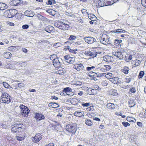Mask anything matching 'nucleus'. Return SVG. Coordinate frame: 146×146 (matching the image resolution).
<instances>
[{"instance_id": "26", "label": "nucleus", "mask_w": 146, "mask_h": 146, "mask_svg": "<svg viewBox=\"0 0 146 146\" xmlns=\"http://www.w3.org/2000/svg\"><path fill=\"white\" fill-rule=\"evenodd\" d=\"M106 106L108 109H113L115 108V106L113 103H108L107 104Z\"/></svg>"}, {"instance_id": "42", "label": "nucleus", "mask_w": 146, "mask_h": 146, "mask_svg": "<svg viewBox=\"0 0 146 146\" xmlns=\"http://www.w3.org/2000/svg\"><path fill=\"white\" fill-rule=\"evenodd\" d=\"M16 137L17 139L19 141H22L23 140L25 139V136H22V137L21 136H16Z\"/></svg>"}, {"instance_id": "61", "label": "nucleus", "mask_w": 146, "mask_h": 146, "mask_svg": "<svg viewBox=\"0 0 146 146\" xmlns=\"http://www.w3.org/2000/svg\"><path fill=\"white\" fill-rule=\"evenodd\" d=\"M18 86L19 87L21 88L24 86V84L23 83H19L18 84Z\"/></svg>"}, {"instance_id": "58", "label": "nucleus", "mask_w": 146, "mask_h": 146, "mask_svg": "<svg viewBox=\"0 0 146 146\" xmlns=\"http://www.w3.org/2000/svg\"><path fill=\"white\" fill-rule=\"evenodd\" d=\"M29 26L28 25H23L22 26V28L23 29H27L29 27Z\"/></svg>"}, {"instance_id": "31", "label": "nucleus", "mask_w": 146, "mask_h": 146, "mask_svg": "<svg viewBox=\"0 0 146 146\" xmlns=\"http://www.w3.org/2000/svg\"><path fill=\"white\" fill-rule=\"evenodd\" d=\"M85 123L88 126H91L92 123L90 120L86 119L85 120Z\"/></svg>"}, {"instance_id": "48", "label": "nucleus", "mask_w": 146, "mask_h": 146, "mask_svg": "<svg viewBox=\"0 0 146 146\" xmlns=\"http://www.w3.org/2000/svg\"><path fill=\"white\" fill-rule=\"evenodd\" d=\"M122 124L125 127H127L128 126H129L130 125L128 123L125 121L122 122Z\"/></svg>"}, {"instance_id": "25", "label": "nucleus", "mask_w": 146, "mask_h": 146, "mask_svg": "<svg viewBox=\"0 0 146 146\" xmlns=\"http://www.w3.org/2000/svg\"><path fill=\"white\" fill-rule=\"evenodd\" d=\"M12 56V54L9 52H4L3 53V56L6 58H9Z\"/></svg>"}, {"instance_id": "30", "label": "nucleus", "mask_w": 146, "mask_h": 146, "mask_svg": "<svg viewBox=\"0 0 146 146\" xmlns=\"http://www.w3.org/2000/svg\"><path fill=\"white\" fill-rule=\"evenodd\" d=\"M56 3V2L54 0H48L46 2V3L48 5H51L52 4H54Z\"/></svg>"}, {"instance_id": "55", "label": "nucleus", "mask_w": 146, "mask_h": 146, "mask_svg": "<svg viewBox=\"0 0 146 146\" xmlns=\"http://www.w3.org/2000/svg\"><path fill=\"white\" fill-rule=\"evenodd\" d=\"M101 85L104 86H107L108 84V83L106 81H104L102 82L101 84Z\"/></svg>"}, {"instance_id": "54", "label": "nucleus", "mask_w": 146, "mask_h": 146, "mask_svg": "<svg viewBox=\"0 0 146 146\" xmlns=\"http://www.w3.org/2000/svg\"><path fill=\"white\" fill-rule=\"evenodd\" d=\"M82 105L84 107H88L90 105V104L89 103H82Z\"/></svg>"}, {"instance_id": "18", "label": "nucleus", "mask_w": 146, "mask_h": 146, "mask_svg": "<svg viewBox=\"0 0 146 146\" xmlns=\"http://www.w3.org/2000/svg\"><path fill=\"white\" fill-rule=\"evenodd\" d=\"M124 58L126 62H129L132 59V55L128 54L125 52Z\"/></svg>"}, {"instance_id": "35", "label": "nucleus", "mask_w": 146, "mask_h": 146, "mask_svg": "<svg viewBox=\"0 0 146 146\" xmlns=\"http://www.w3.org/2000/svg\"><path fill=\"white\" fill-rule=\"evenodd\" d=\"M129 107L131 108L134 106L135 105V104L134 101L130 100L129 102Z\"/></svg>"}, {"instance_id": "34", "label": "nucleus", "mask_w": 146, "mask_h": 146, "mask_svg": "<svg viewBox=\"0 0 146 146\" xmlns=\"http://www.w3.org/2000/svg\"><path fill=\"white\" fill-rule=\"evenodd\" d=\"M65 14L67 16L72 17L73 18H74L75 17V16L71 12L69 13L66 12H65Z\"/></svg>"}, {"instance_id": "10", "label": "nucleus", "mask_w": 146, "mask_h": 146, "mask_svg": "<svg viewBox=\"0 0 146 146\" xmlns=\"http://www.w3.org/2000/svg\"><path fill=\"white\" fill-rule=\"evenodd\" d=\"M35 117L37 121H39L42 119H44L45 118L44 115L39 113H37L35 114Z\"/></svg>"}, {"instance_id": "63", "label": "nucleus", "mask_w": 146, "mask_h": 146, "mask_svg": "<svg viewBox=\"0 0 146 146\" xmlns=\"http://www.w3.org/2000/svg\"><path fill=\"white\" fill-rule=\"evenodd\" d=\"M93 108V107L90 106V107H88V108L86 109V110L88 111H90L92 110Z\"/></svg>"}, {"instance_id": "56", "label": "nucleus", "mask_w": 146, "mask_h": 146, "mask_svg": "<svg viewBox=\"0 0 146 146\" xmlns=\"http://www.w3.org/2000/svg\"><path fill=\"white\" fill-rule=\"evenodd\" d=\"M8 68L13 70L15 69V68L14 65L11 64L9 66Z\"/></svg>"}, {"instance_id": "62", "label": "nucleus", "mask_w": 146, "mask_h": 146, "mask_svg": "<svg viewBox=\"0 0 146 146\" xmlns=\"http://www.w3.org/2000/svg\"><path fill=\"white\" fill-rule=\"evenodd\" d=\"M51 99H55V100H57L58 99V98L57 97H56L55 96H54L51 97Z\"/></svg>"}, {"instance_id": "38", "label": "nucleus", "mask_w": 146, "mask_h": 146, "mask_svg": "<svg viewBox=\"0 0 146 146\" xmlns=\"http://www.w3.org/2000/svg\"><path fill=\"white\" fill-rule=\"evenodd\" d=\"M111 94L114 96H116L117 95V90H113L111 92Z\"/></svg>"}, {"instance_id": "64", "label": "nucleus", "mask_w": 146, "mask_h": 146, "mask_svg": "<svg viewBox=\"0 0 146 146\" xmlns=\"http://www.w3.org/2000/svg\"><path fill=\"white\" fill-rule=\"evenodd\" d=\"M127 121L129 122H131L132 120L131 119V118L129 117H128L127 118Z\"/></svg>"}, {"instance_id": "6", "label": "nucleus", "mask_w": 146, "mask_h": 146, "mask_svg": "<svg viewBox=\"0 0 146 146\" xmlns=\"http://www.w3.org/2000/svg\"><path fill=\"white\" fill-rule=\"evenodd\" d=\"M65 61L70 64H73L74 62L75 58L73 57H71L70 55H66L64 56Z\"/></svg>"}, {"instance_id": "32", "label": "nucleus", "mask_w": 146, "mask_h": 146, "mask_svg": "<svg viewBox=\"0 0 146 146\" xmlns=\"http://www.w3.org/2000/svg\"><path fill=\"white\" fill-rule=\"evenodd\" d=\"M8 50L11 51H15L17 50V49L16 46H13L9 47Z\"/></svg>"}, {"instance_id": "28", "label": "nucleus", "mask_w": 146, "mask_h": 146, "mask_svg": "<svg viewBox=\"0 0 146 146\" xmlns=\"http://www.w3.org/2000/svg\"><path fill=\"white\" fill-rule=\"evenodd\" d=\"M114 76V75L110 72L107 73V74L105 75V77L109 79V80L112 78Z\"/></svg>"}, {"instance_id": "23", "label": "nucleus", "mask_w": 146, "mask_h": 146, "mask_svg": "<svg viewBox=\"0 0 146 146\" xmlns=\"http://www.w3.org/2000/svg\"><path fill=\"white\" fill-rule=\"evenodd\" d=\"M88 17L92 21H95L97 18L96 16L93 14H88Z\"/></svg>"}, {"instance_id": "9", "label": "nucleus", "mask_w": 146, "mask_h": 146, "mask_svg": "<svg viewBox=\"0 0 146 146\" xmlns=\"http://www.w3.org/2000/svg\"><path fill=\"white\" fill-rule=\"evenodd\" d=\"M42 138V135L40 133L36 134L32 139L34 143L38 142Z\"/></svg>"}, {"instance_id": "41", "label": "nucleus", "mask_w": 146, "mask_h": 146, "mask_svg": "<svg viewBox=\"0 0 146 146\" xmlns=\"http://www.w3.org/2000/svg\"><path fill=\"white\" fill-rule=\"evenodd\" d=\"M18 128H17L16 127H14L12 128L11 131L13 133H15L17 132L18 131Z\"/></svg>"}, {"instance_id": "13", "label": "nucleus", "mask_w": 146, "mask_h": 146, "mask_svg": "<svg viewBox=\"0 0 146 146\" xmlns=\"http://www.w3.org/2000/svg\"><path fill=\"white\" fill-rule=\"evenodd\" d=\"M10 96H8V97H2L1 98V101L2 102H1L2 103H6L7 104L11 102V100L10 99Z\"/></svg>"}, {"instance_id": "19", "label": "nucleus", "mask_w": 146, "mask_h": 146, "mask_svg": "<svg viewBox=\"0 0 146 146\" xmlns=\"http://www.w3.org/2000/svg\"><path fill=\"white\" fill-rule=\"evenodd\" d=\"M49 107L52 108H57L59 107L58 104L56 103L50 102L48 105Z\"/></svg>"}, {"instance_id": "21", "label": "nucleus", "mask_w": 146, "mask_h": 146, "mask_svg": "<svg viewBox=\"0 0 146 146\" xmlns=\"http://www.w3.org/2000/svg\"><path fill=\"white\" fill-rule=\"evenodd\" d=\"M65 69L62 68L60 67L58 68L57 73L60 75H62L65 73Z\"/></svg>"}, {"instance_id": "3", "label": "nucleus", "mask_w": 146, "mask_h": 146, "mask_svg": "<svg viewBox=\"0 0 146 146\" xmlns=\"http://www.w3.org/2000/svg\"><path fill=\"white\" fill-rule=\"evenodd\" d=\"M20 108L21 109V114L24 117H27L28 114L30 111L28 108L23 105H21L20 106Z\"/></svg>"}, {"instance_id": "60", "label": "nucleus", "mask_w": 146, "mask_h": 146, "mask_svg": "<svg viewBox=\"0 0 146 146\" xmlns=\"http://www.w3.org/2000/svg\"><path fill=\"white\" fill-rule=\"evenodd\" d=\"M94 90H99L100 89V88L97 85H95L94 86Z\"/></svg>"}, {"instance_id": "16", "label": "nucleus", "mask_w": 146, "mask_h": 146, "mask_svg": "<svg viewBox=\"0 0 146 146\" xmlns=\"http://www.w3.org/2000/svg\"><path fill=\"white\" fill-rule=\"evenodd\" d=\"M45 30L47 32L51 33L52 32L54 31V27H53L49 25L45 28Z\"/></svg>"}, {"instance_id": "46", "label": "nucleus", "mask_w": 146, "mask_h": 146, "mask_svg": "<svg viewBox=\"0 0 146 146\" xmlns=\"http://www.w3.org/2000/svg\"><path fill=\"white\" fill-rule=\"evenodd\" d=\"M48 12L49 13V14L52 16H54L55 15L54 13V11L52 10H48Z\"/></svg>"}, {"instance_id": "36", "label": "nucleus", "mask_w": 146, "mask_h": 146, "mask_svg": "<svg viewBox=\"0 0 146 146\" xmlns=\"http://www.w3.org/2000/svg\"><path fill=\"white\" fill-rule=\"evenodd\" d=\"M94 90L92 89H89L88 90V94L90 95L94 94Z\"/></svg>"}, {"instance_id": "8", "label": "nucleus", "mask_w": 146, "mask_h": 146, "mask_svg": "<svg viewBox=\"0 0 146 146\" xmlns=\"http://www.w3.org/2000/svg\"><path fill=\"white\" fill-rule=\"evenodd\" d=\"M62 60L61 58H54L53 60V65L54 67L56 68H58L61 65L60 61Z\"/></svg>"}, {"instance_id": "1", "label": "nucleus", "mask_w": 146, "mask_h": 146, "mask_svg": "<svg viewBox=\"0 0 146 146\" xmlns=\"http://www.w3.org/2000/svg\"><path fill=\"white\" fill-rule=\"evenodd\" d=\"M63 21L64 22L58 21L54 24V25L63 30H68L69 27V25L67 23H68V21L66 20Z\"/></svg>"}, {"instance_id": "33", "label": "nucleus", "mask_w": 146, "mask_h": 146, "mask_svg": "<svg viewBox=\"0 0 146 146\" xmlns=\"http://www.w3.org/2000/svg\"><path fill=\"white\" fill-rule=\"evenodd\" d=\"M112 33H124L125 32V31L123 30L122 29H117L116 30H114L111 31Z\"/></svg>"}, {"instance_id": "45", "label": "nucleus", "mask_w": 146, "mask_h": 146, "mask_svg": "<svg viewBox=\"0 0 146 146\" xmlns=\"http://www.w3.org/2000/svg\"><path fill=\"white\" fill-rule=\"evenodd\" d=\"M144 74V71H141L140 72L139 76H138L139 78H142L143 77V76Z\"/></svg>"}, {"instance_id": "50", "label": "nucleus", "mask_w": 146, "mask_h": 146, "mask_svg": "<svg viewBox=\"0 0 146 146\" xmlns=\"http://www.w3.org/2000/svg\"><path fill=\"white\" fill-rule=\"evenodd\" d=\"M97 70L99 71V70L102 71V72H106V71L105 68H104V67L103 66L102 68H97Z\"/></svg>"}, {"instance_id": "22", "label": "nucleus", "mask_w": 146, "mask_h": 146, "mask_svg": "<svg viewBox=\"0 0 146 146\" xmlns=\"http://www.w3.org/2000/svg\"><path fill=\"white\" fill-rule=\"evenodd\" d=\"M7 8V6L5 4L2 3H0V10H4Z\"/></svg>"}, {"instance_id": "12", "label": "nucleus", "mask_w": 146, "mask_h": 146, "mask_svg": "<svg viewBox=\"0 0 146 146\" xmlns=\"http://www.w3.org/2000/svg\"><path fill=\"white\" fill-rule=\"evenodd\" d=\"M103 60L104 61L107 62H111L113 59V57L111 56H110L108 55H106L104 56L103 58Z\"/></svg>"}, {"instance_id": "17", "label": "nucleus", "mask_w": 146, "mask_h": 146, "mask_svg": "<svg viewBox=\"0 0 146 146\" xmlns=\"http://www.w3.org/2000/svg\"><path fill=\"white\" fill-rule=\"evenodd\" d=\"M84 111H76L74 113V115L78 117H80L82 116H84Z\"/></svg>"}, {"instance_id": "4", "label": "nucleus", "mask_w": 146, "mask_h": 146, "mask_svg": "<svg viewBox=\"0 0 146 146\" xmlns=\"http://www.w3.org/2000/svg\"><path fill=\"white\" fill-rule=\"evenodd\" d=\"M84 40L86 42L89 44H91L94 43L96 45V47H97L99 46V44L98 43V42L96 41V39L92 37H86L84 38Z\"/></svg>"}, {"instance_id": "15", "label": "nucleus", "mask_w": 146, "mask_h": 146, "mask_svg": "<svg viewBox=\"0 0 146 146\" xmlns=\"http://www.w3.org/2000/svg\"><path fill=\"white\" fill-rule=\"evenodd\" d=\"M84 66L81 64H76L74 66V68L78 71L82 70Z\"/></svg>"}, {"instance_id": "49", "label": "nucleus", "mask_w": 146, "mask_h": 146, "mask_svg": "<svg viewBox=\"0 0 146 146\" xmlns=\"http://www.w3.org/2000/svg\"><path fill=\"white\" fill-rule=\"evenodd\" d=\"M76 38V36L72 35H70L69 38V39L70 40H74Z\"/></svg>"}, {"instance_id": "51", "label": "nucleus", "mask_w": 146, "mask_h": 146, "mask_svg": "<svg viewBox=\"0 0 146 146\" xmlns=\"http://www.w3.org/2000/svg\"><path fill=\"white\" fill-rule=\"evenodd\" d=\"M141 2L142 5L146 8V0H141Z\"/></svg>"}, {"instance_id": "59", "label": "nucleus", "mask_w": 146, "mask_h": 146, "mask_svg": "<svg viewBox=\"0 0 146 146\" xmlns=\"http://www.w3.org/2000/svg\"><path fill=\"white\" fill-rule=\"evenodd\" d=\"M81 11L82 13L83 14H86V13L87 14V15L88 14V13L86 12L87 10L85 9H82Z\"/></svg>"}, {"instance_id": "43", "label": "nucleus", "mask_w": 146, "mask_h": 146, "mask_svg": "<svg viewBox=\"0 0 146 146\" xmlns=\"http://www.w3.org/2000/svg\"><path fill=\"white\" fill-rule=\"evenodd\" d=\"M134 61L135 62L134 64L135 66H138L140 65L141 62L139 60L136 59Z\"/></svg>"}, {"instance_id": "11", "label": "nucleus", "mask_w": 146, "mask_h": 146, "mask_svg": "<svg viewBox=\"0 0 146 146\" xmlns=\"http://www.w3.org/2000/svg\"><path fill=\"white\" fill-rule=\"evenodd\" d=\"M84 54L87 56H91L93 58L95 57H96L97 54L96 52H92L91 51H86L84 52Z\"/></svg>"}, {"instance_id": "53", "label": "nucleus", "mask_w": 146, "mask_h": 146, "mask_svg": "<svg viewBox=\"0 0 146 146\" xmlns=\"http://www.w3.org/2000/svg\"><path fill=\"white\" fill-rule=\"evenodd\" d=\"M129 91L131 92L132 93H134L136 92V90L135 87H132L130 89Z\"/></svg>"}, {"instance_id": "7", "label": "nucleus", "mask_w": 146, "mask_h": 146, "mask_svg": "<svg viewBox=\"0 0 146 146\" xmlns=\"http://www.w3.org/2000/svg\"><path fill=\"white\" fill-rule=\"evenodd\" d=\"M125 54V52H113L114 55L118 58L120 60L123 59Z\"/></svg>"}, {"instance_id": "29", "label": "nucleus", "mask_w": 146, "mask_h": 146, "mask_svg": "<svg viewBox=\"0 0 146 146\" xmlns=\"http://www.w3.org/2000/svg\"><path fill=\"white\" fill-rule=\"evenodd\" d=\"M121 42V40L116 39L114 40V43L115 45L117 46L119 45Z\"/></svg>"}, {"instance_id": "47", "label": "nucleus", "mask_w": 146, "mask_h": 146, "mask_svg": "<svg viewBox=\"0 0 146 146\" xmlns=\"http://www.w3.org/2000/svg\"><path fill=\"white\" fill-rule=\"evenodd\" d=\"M74 84L76 86H80L82 85V83L80 81H77L74 82Z\"/></svg>"}, {"instance_id": "5", "label": "nucleus", "mask_w": 146, "mask_h": 146, "mask_svg": "<svg viewBox=\"0 0 146 146\" xmlns=\"http://www.w3.org/2000/svg\"><path fill=\"white\" fill-rule=\"evenodd\" d=\"M108 36L107 35L104 34L102 35L101 38L100 42L101 43L106 45H107L109 44H110V42L108 39Z\"/></svg>"}, {"instance_id": "27", "label": "nucleus", "mask_w": 146, "mask_h": 146, "mask_svg": "<svg viewBox=\"0 0 146 146\" xmlns=\"http://www.w3.org/2000/svg\"><path fill=\"white\" fill-rule=\"evenodd\" d=\"M129 68L128 67L125 66L124 67L123 69L121 70V71L125 74H127L129 72Z\"/></svg>"}, {"instance_id": "24", "label": "nucleus", "mask_w": 146, "mask_h": 146, "mask_svg": "<svg viewBox=\"0 0 146 146\" xmlns=\"http://www.w3.org/2000/svg\"><path fill=\"white\" fill-rule=\"evenodd\" d=\"M72 89L69 87H66L64 88L62 90V92H64L67 95H68V93L72 92Z\"/></svg>"}, {"instance_id": "14", "label": "nucleus", "mask_w": 146, "mask_h": 146, "mask_svg": "<svg viewBox=\"0 0 146 146\" xmlns=\"http://www.w3.org/2000/svg\"><path fill=\"white\" fill-rule=\"evenodd\" d=\"M119 80V78H118L117 77H114V76L112 78L110 79V81L112 83L115 84H117V85H118L119 83L118 81Z\"/></svg>"}, {"instance_id": "44", "label": "nucleus", "mask_w": 146, "mask_h": 146, "mask_svg": "<svg viewBox=\"0 0 146 146\" xmlns=\"http://www.w3.org/2000/svg\"><path fill=\"white\" fill-rule=\"evenodd\" d=\"M104 66V68H105L106 71L110 70L111 68V66L110 65H105Z\"/></svg>"}, {"instance_id": "20", "label": "nucleus", "mask_w": 146, "mask_h": 146, "mask_svg": "<svg viewBox=\"0 0 146 146\" xmlns=\"http://www.w3.org/2000/svg\"><path fill=\"white\" fill-rule=\"evenodd\" d=\"M20 2L19 0H13L10 2V4L12 6L18 5Z\"/></svg>"}, {"instance_id": "39", "label": "nucleus", "mask_w": 146, "mask_h": 146, "mask_svg": "<svg viewBox=\"0 0 146 146\" xmlns=\"http://www.w3.org/2000/svg\"><path fill=\"white\" fill-rule=\"evenodd\" d=\"M113 3L112 1L110 0H108L106 2V5H112L113 4Z\"/></svg>"}, {"instance_id": "2", "label": "nucleus", "mask_w": 146, "mask_h": 146, "mask_svg": "<svg viewBox=\"0 0 146 146\" xmlns=\"http://www.w3.org/2000/svg\"><path fill=\"white\" fill-rule=\"evenodd\" d=\"M76 125L74 124H68L66 125L65 129L71 135L74 134L77 130Z\"/></svg>"}, {"instance_id": "52", "label": "nucleus", "mask_w": 146, "mask_h": 146, "mask_svg": "<svg viewBox=\"0 0 146 146\" xmlns=\"http://www.w3.org/2000/svg\"><path fill=\"white\" fill-rule=\"evenodd\" d=\"M3 84L4 87L6 88H9L10 86V85L6 82H3Z\"/></svg>"}, {"instance_id": "57", "label": "nucleus", "mask_w": 146, "mask_h": 146, "mask_svg": "<svg viewBox=\"0 0 146 146\" xmlns=\"http://www.w3.org/2000/svg\"><path fill=\"white\" fill-rule=\"evenodd\" d=\"M8 96H9V95L7 93L5 92H3L2 93V97H6L7 96L8 97Z\"/></svg>"}, {"instance_id": "37", "label": "nucleus", "mask_w": 146, "mask_h": 146, "mask_svg": "<svg viewBox=\"0 0 146 146\" xmlns=\"http://www.w3.org/2000/svg\"><path fill=\"white\" fill-rule=\"evenodd\" d=\"M38 19L40 20H44L45 19L44 17L41 15L40 14L38 13L37 15Z\"/></svg>"}, {"instance_id": "40", "label": "nucleus", "mask_w": 146, "mask_h": 146, "mask_svg": "<svg viewBox=\"0 0 146 146\" xmlns=\"http://www.w3.org/2000/svg\"><path fill=\"white\" fill-rule=\"evenodd\" d=\"M95 68V67L94 66L91 67H87L86 68V70L88 71H92V70H93Z\"/></svg>"}]
</instances>
